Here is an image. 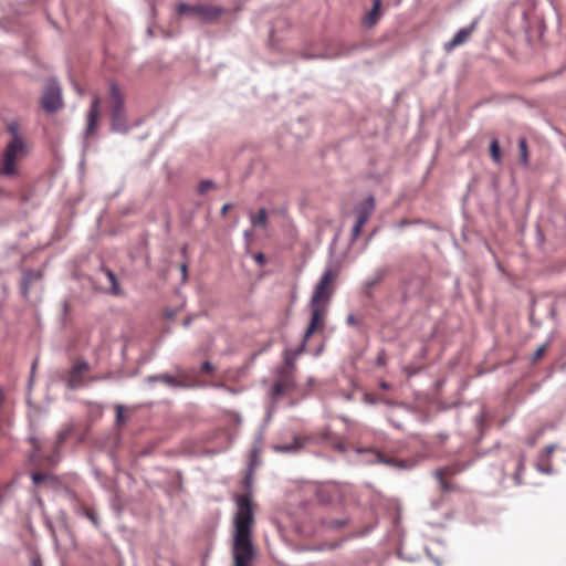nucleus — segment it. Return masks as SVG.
<instances>
[{
  "label": "nucleus",
  "instance_id": "obj_20",
  "mask_svg": "<svg viewBox=\"0 0 566 566\" xmlns=\"http://www.w3.org/2000/svg\"><path fill=\"white\" fill-rule=\"evenodd\" d=\"M390 505H391V512L395 511V513H396L395 521L391 522V534L394 532L399 533L398 524H399V521L401 517V507H400L399 502L397 500H392V499H391Z\"/></svg>",
  "mask_w": 566,
  "mask_h": 566
},
{
  "label": "nucleus",
  "instance_id": "obj_27",
  "mask_svg": "<svg viewBox=\"0 0 566 566\" xmlns=\"http://www.w3.org/2000/svg\"><path fill=\"white\" fill-rule=\"evenodd\" d=\"M555 449L556 444L554 443L546 446L541 455V461H548V459L553 455Z\"/></svg>",
  "mask_w": 566,
  "mask_h": 566
},
{
  "label": "nucleus",
  "instance_id": "obj_22",
  "mask_svg": "<svg viewBox=\"0 0 566 566\" xmlns=\"http://www.w3.org/2000/svg\"><path fill=\"white\" fill-rule=\"evenodd\" d=\"M518 150H520V161L522 165L526 166L528 163V150H527V142L524 137L518 139Z\"/></svg>",
  "mask_w": 566,
  "mask_h": 566
},
{
  "label": "nucleus",
  "instance_id": "obj_35",
  "mask_svg": "<svg viewBox=\"0 0 566 566\" xmlns=\"http://www.w3.org/2000/svg\"><path fill=\"white\" fill-rule=\"evenodd\" d=\"M376 364L378 366H385L387 364V354L385 350H381L378 356H377V359H376Z\"/></svg>",
  "mask_w": 566,
  "mask_h": 566
},
{
  "label": "nucleus",
  "instance_id": "obj_4",
  "mask_svg": "<svg viewBox=\"0 0 566 566\" xmlns=\"http://www.w3.org/2000/svg\"><path fill=\"white\" fill-rule=\"evenodd\" d=\"M108 103L113 130L126 132L127 125L124 107V94L118 85L114 82L109 83Z\"/></svg>",
  "mask_w": 566,
  "mask_h": 566
},
{
  "label": "nucleus",
  "instance_id": "obj_46",
  "mask_svg": "<svg viewBox=\"0 0 566 566\" xmlns=\"http://www.w3.org/2000/svg\"><path fill=\"white\" fill-rule=\"evenodd\" d=\"M536 440H537V438H536V437H532V438H530V439L527 440V444H528V446H531V447H533V446H535Z\"/></svg>",
  "mask_w": 566,
  "mask_h": 566
},
{
  "label": "nucleus",
  "instance_id": "obj_15",
  "mask_svg": "<svg viewBox=\"0 0 566 566\" xmlns=\"http://www.w3.org/2000/svg\"><path fill=\"white\" fill-rule=\"evenodd\" d=\"M306 350V343L303 340L295 349H287L284 353V363L285 365L280 370H290L291 375H293L294 363L300 355H302Z\"/></svg>",
  "mask_w": 566,
  "mask_h": 566
},
{
  "label": "nucleus",
  "instance_id": "obj_36",
  "mask_svg": "<svg viewBox=\"0 0 566 566\" xmlns=\"http://www.w3.org/2000/svg\"><path fill=\"white\" fill-rule=\"evenodd\" d=\"M124 421V408L123 406L116 407V422L120 424Z\"/></svg>",
  "mask_w": 566,
  "mask_h": 566
},
{
  "label": "nucleus",
  "instance_id": "obj_12",
  "mask_svg": "<svg viewBox=\"0 0 566 566\" xmlns=\"http://www.w3.org/2000/svg\"><path fill=\"white\" fill-rule=\"evenodd\" d=\"M479 20L480 18H475L470 25L459 29L453 38L444 43V50L447 52H451L454 48L465 43L470 35L475 31Z\"/></svg>",
  "mask_w": 566,
  "mask_h": 566
},
{
  "label": "nucleus",
  "instance_id": "obj_13",
  "mask_svg": "<svg viewBox=\"0 0 566 566\" xmlns=\"http://www.w3.org/2000/svg\"><path fill=\"white\" fill-rule=\"evenodd\" d=\"M465 468L467 465L452 464L437 469L434 471V476L437 478L441 490L446 493L452 492L454 490V486L444 479L446 475H455L462 472Z\"/></svg>",
  "mask_w": 566,
  "mask_h": 566
},
{
  "label": "nucleus",
  "instance_id": "obj_16",
  "mask_svg": "<svg viewBox=\"0 0 566 566\" xmlns=\"http://www.w3.org/2000/svg\"><path fill=\"white\" fill-rule=\"evenodd\" d=\"M148 381L149 382L160 381L169 387H187V385L182 380H178L176 377L168 375V374L149 376Z\"/></svg>",
  "mask_w": 566,
  "mask_h": 566
},
{
  "label": "nucleus",
  "instance_id": "obj_31",
  "mask_svg": "<svg viewBox=\"0 0 566 566\" xmlns=\"http://www.w3.org/2000/svg\"><path fill=\"white\" fill-rule=\"evenodd\" d=\"M346 323L349 326L358 327L360 325V321L354 314H348L346 317Z\"/></svg>",
  "mask_w": 566,
  "mask_h": 566
},
{
  "label": "nucleus",
  "instance_id": "obj_9",
  "mask_svg": "<svg viewBox=\"0 0 566 566\" xmlns=\"http://www.w3.org/2000/svg\"><path fill=\"white\" fill-rule=\"evenodd\" d=\"M41 105L48 113H54L63 107L61 87L55 82H51L46 86L42 95Z\"/></svg>",
  "mask_w": 566,
  "mask_h": 566
},
{
  "label": "nucleus",
  "instance_id": "obj_50",
  "mask_svg": "<svg viewBox=\"0 0 566 566\" xmlns=\"http://www.w3.org/2000/svg\"><path fill=\"white\" fill-rule=\"evenodd\" d=\"M344 525V522H337L336 527H342Z\"/></svg>",
  "mask_w": 566,
  "mask_h": 566
},
{
  "label": "nucleus",
  "instance_id": "obj_41",
  "mask_svg": "<svg viewBox=\"0 0 566 566\" xmlns=\"http://www.w3.org/2000/svg\"><path fill=\"white\" fill-rule=\"evenodd\" d=\"M390 464H391V467H397L399 469L406 468L405 465H402V463L400 461H397L394 458H391Z\"/></svg>",
  "mask_w": 566,
  "mask_h": 566
},
{
  "label": "nucleus",
  "instance_id": "obj_44",
  "mask_svg": "<svg viewBox=\"0 0 566 566\" xmlns=\"http://www.w3.org/2000/svg\"><path fill=\"white\" fill-rule=\"evenodd\" d=\"M31 566H42V562L39 557H33L31 559Z\"/></svg>",
  "mask_w": 566,
  "mask_h": 566
},
{
  "label": "nucleus",
  "instance_id": "obj_33",
  "mask_svg": "<svg viewBox=\"0 0 566 566\" xmlns=\"http://www.w3.org/2000/svg\"><path fill=\"white\" fill-rule=\"evenodd\" d=\"M106 275H107V277H108V280H109L111 284H112L114 294H117L118 293V291L116 289L117 280H116L115 274L112 271H107Z\"/></svg>",
  "mask_w": 566,
  "mask_h": 566
},
{
  "label": "nucleus",
  "instance_id": "obj_43",
  "mask_svg": "<svg viewBox=\"0 0 566 566\" xmlns=\"http://www.w3.org/2000/svg\"><path fill=\"white\" fill-rule=\"evenodd\" d=\"M231 207H232V206H231L230 203H226V205H223V207L221 208V214H222V216H226V214H227V212L231 209Z\"/></svg>",
  "mask_w": 566,
  "mask_h": 566
},
{
  "label": "nucleus",
  "instance_id": "obj_24",
  "mask_svg": "<svg viewBox=\"0 0 566 566\" xmlns=\"http://www.w3.org/2000/svg\"><path fill=\"white\" fill-rule=\"evenodd\" d=\"M368 453L370 454L371 458L367 461L370 463H376V462L389 463V460L386 458V455L380 453L379 451L371 450V451H368Z\"/></svg>",
  "mask_w": 566,
  "mask_h": 566
},
{
  "label": "nucleus",
  "instance_id": "obj_8",
  "mask_svg": "<svg viewBox=\"0 0 566 566\" xmlns=\"http://www.w3.org/2000/svg\"><path fill=\"white\" fill-rule=\"evenodd\" d=\"M308 306L311 311V319L303 335L302 340L304 343H307L314 334L322 333L324 331L328 312V306L312 303H310Z\"/></svg>",
  "mask_w": 566,
  "mask_h": 566
},
{
  "label": "nucleus",
  "instance_id": "obj_34",
  "mask_svg": "<svg viewBox=\"0 0 566 566\" xmlns=\"http://www.w3.org/2000/svg\"><path fill=\"white\" fill-rule=\"evenodd\" d=\"M364 400H365L367 403L375 405V403H377V402H378V400H379V399H378V397H377L375 394H373V392H366V394L364 395Z\"/></svg>",
  "mask_w": 566,
  "mask_h": 566
},
{
  "label": "nucleus",
  "instance_id": "obj_48",
  "mask_svg": "<svg viewBox=\"0 0 566 566\" xmlns=\"http://www.w3.org/2000/svg\"><path fill=\"white\" fill-rule=\"evenodd\" d=\"M408 223H409V221H406V220H405V221L399 222V223H398V227H400V228H401L402 226L408 224Z\"/></svg>",
  "mask_w": 566,
  "mask_h": 566
},
{
  "label": "nucleus",
  "instance_id": "obj_19",
  "mask_svg": "<svg viewBox=\"0 0 566 566\" xmlns=\"http://www.w3.org/2000/svg\"><path fill=\"white\" fill-rule=\"evenodd\" d=\"M250 221L253 227L265 228L268 224V212L265 208H261L256 214L250 216Z\"/></svg>",
  "mask_w": 566,
  "mask_h": 566
},
{
  "label": "nucleus",
  "instance_id": "obj_37",
  "mask_svg": "<svg viewBox=\"0 0 566 566\" xmlns=\"http://www.w3.org/2000/svg\"><path fill=\"white\" fill-rule=\"evenodd\" d=\"M418 368H411V367H403V373L406 374V376L409 378L411 377L412 375H416L418 373Z\"/></svg>",
  "mask_w": 566,
  "mask_h": 566
},
{
  "label": "nucleus",
  "instance_id": "obj_39",
  "mask_svg": "<svg viewBox=\"0 0 566 566\" xmlns=\"http://www.w3.org/2000/svg\"><path fill=\"white\" fill-rule=\"evenodd\" d=\"M254 260L260 264L263 265L265 263V255L263 253H256L254 255Z\"/></svg>",
  "mask_w": 566,
  "mask_h": 566
},
{
  "label": "nucleus",
  "instance_id": "obj_3",
  "mask_svg": "<svg viewBox=\"0 0 566 566\" xmlns=\"http://www.w3.org/2000/svg\"><path fill=\"white\" fill-rule=\"evenodd\" d=\"M376 203L371 196L365 197L357 201L347 218L353 220V228L350 233V242H355L360 233L364 224L370 219L375 212Z\"/></svg>",
  "mask_w": 566,
  "mask_h": 566
},
{
  "label": "nucleus",
  "instance_id": "obj_51",
  "mask_svg": "<svg viewBox=\"0 0 566 566\" xmlns=\"http://www.w3.org/2000/svg\"><path fill=\"white\" fill-rule=\"evenodd\" d=\"M397 554H398V556H399V557H401V556H402V553H401V549H400V548H398Z\"/></svg>",
  "mask_w": 566,
  "mask_h": 566
},
{
  "label": "nucleus",
  "instance_id": "obj_7",
  "mask_svg": "<svg viewBox=\"0 0 566 566\" xmlns=\"http://www.w3.org/2000/svg\"><path fill=\"white\" fill-rule=\"evenodd\" d=\"M176 11L179 15H182L186 13L195 14L203 22L216 21L224 12V10L221 7L208 6V4L190 6L187 3H179L177 6Z\"/></svg>",
  "mask_w": 566,
  "mask_h": 566
},
{
  "label": "nucleus",
  "instance_id": "obj_45",
  "mask_svg": "<svg viewBox=\"0 0 566 566\" xmlns=\"http://www.w3.org/2000/svg\"><path fill=\"white\" fill-rule=\"evenodd\" d=\"M180 270H181V272H182V276H184V279H186V276H187V270H188L187 264H186V263H182V264H181V266H180Z\"/></svg>",
  "mask_w": 566,
  "mask_h": 566
},
{
  "label": "nucleus",
  "instance_id": "obj_18",
  "mask_svg": "<svg viewBox=\"0 0 566 566\" xmlns=\"http://www.w3.org/2000/svg\"><path fill=\"white\" fill-rule=\"evenodd\" d=\"M524 471H525V454L522 453L518 455V460H517V464H516V469L512 475L514 482L516 485H522L523 484V474H524Z\"/></svg>",
  "mask_w": 566,
  "mask_h": 566
},
{
  "label": "nucleus",
  "instance_id": "obj_32",
  "mask_svg": "<svg viewBox=\"0 0 566 566\" xmlns=\"http://www.w3.org/2000/svg\"><path fill=\"white\" fill-rule=\"evenodd\" d=\"M216 370L214 366L210 361H203L201 365V373L203 374H213Z\"/></svg>",
  "mask_w": 566,
  "mask_h": 566
},
{
  "label": "nucleus",
  "instance_id": "obj_10",
  "mask_svg": "<svg viewBox=\"0 0 566 566\" xmlns=\"http://www.w3.org/2000/svg\"><path fill=\"white\" fill-rule=\"evenodd\" d=\"M90 371V365L84 360H77L73 364L72 368L67 373V387L70 389H76L83 387L85 384V376Z\"/></svg>",
  "mask_w": 566,
  "mask_h": 566
},
{
  "label": "nucleus",
  "instance_id": "obj_28",
  "mask_svg": "<svg viewBox=\"0 0 566 566\" xmlns=\"http://www.w3.org/2000/svg\"><path fill=\"white\" fill-rule=\"evenodd\" d=\"M214 188V184L211 180H202L198 186V192L205 195L208 190Z\"/></svg>",
  "mask_w": 566,
  "mask_h": 566
},
{
  "label": "nucleus",
  "instance_id": "obj_14",
  "mask_svg": "<svg viewBox=\"0 0 566 566\" xmlns=\"http://www.w3.org/2000/svg\"><path fill=\"white\" fill-rule=\"evenodd\" d=\"M101 97L95 95L87 112L86 134H93L99 120Z\"/></svg>",
  "mask_w": 566,
  "mask_h": 566
},
{
  "label": "nucleus",
  "instance_id": "obj_21",
  "mask_svg": "<svg viewBox=\"0 0 566 566\" xmlns=\"http://www.w3.org/2000/svg\"><path fill=\"white\" fill-rule=\"evenodd\" d=\"M301 448H302V442L300 441L298 438H295L293 443L279 444V446L274 447L275 451H279V452H296Z\"/></svg>",
  "mask_w": 566,
  "mask_h": 566
},
{
  "label": "nucleus",
  "instance_id": "obj_26",
  "mask_svg": "<svg viewBox=\"0 0 566 566\" xmlns=\"http://www.w3.org/2000/svg\"><path fill=\"white\" fill-rule=\"evenodd\" d=\"M548 344H549V340H547L546 343H544L543 345H541L535 352L534 354L532 355V358H531V361L534 364L536 363L541 357L542 355L544 354V352L546 350V348L548 347Z\"/></svg>",
  "mask_w": 566,
  "mask_h": 566
},
{
  "label": "nucleus",
  "instance_id": "obj_5",
  "mask_svg": "<svg viewBox=\"0 0 566 566\" xmlns=\"http://www.w3.org/2000/svg\"><path fill=\"white\" fill-rule=\"evenodd\" d=\"M337 276L338 272L335 269H326L314 287L310 303L329 306L331 300L335 291V282L337 280Z\"/></svg>",
  "mask_w": 566,
  "mask_h": 566
},
{
  "label": "nucleus",
  "instance_id": "obj_23",
  "mask_svg": "<svg viewBox=\"0 0 566 566\" xmlns=\"http://www.w3.org/2000/svg\"><path fill=\"white\" fill-rule=\"evenodd\" d=\"M490 155H491L492 160L495 164L501 163V149H500V144H499L497 139H493L490 143Z\"/></svg>",
  "mask_w": 566,
  "mask_h": 566
},
{
  "label": "nucleus",
  "instance_id": "obj_42",
  "mask_svg": "<svg viewBox=\"0 0 566 566\" xmlns=\"http://www.w3.org/2000/svg\"><path fill=\"white\" fill-rule=\"evenodd\" d=\"M259 454V450L256 448H253V450L251 451V463L253 464L256 457Z\"/></svg>",
  "mask_w": 566,
  "mask_h": 566
},
{
  "label": "nucleus",
  "instance_id": "obj_17",
  "mask_svg": "<svg viewBox=\"0 0 566 566\" xmlns=\"http://www.w3.org/2000/svg\"><path fill=\"white\" fill-rule=\"evenodd\" d=\"M380 0H373V8L364 19V24L373 27L380 17Z\"/></svg>",
  "mask_w": 566,
  "mask_h": 566
},
{
  "label": "nucleus",
  "instance_id": "obj_6",
  "mask_svg": "<svg viewBox=\"0 0 566 566\" xmlns=\"http://www.w3.org/2000/svg\"><path fill=\"white\" fill-rule=\"evenodd\" d=\"M387 274V269L382 268L377 270L370 277L365 281L361 293L365 297L368 298L369 305L379 307V304L377 303L378 296L384 295L386 298L387 289L385 280Z\"/></svg>",
  "mask_w": 566,
  "mask_h": 566
},
{
  "label": "nucleus",
  "instance_id": "obj_47",
  "mask_svg": "<svg viewBox=\"0 0 566 566\" xmlns=\"http://www.w3.org/2000/svg\"><path fill=\"white\" fill-rule=\"evenodd\" d=\"M64 440H65V434L64 433H60L59 438H57V443L61 444V443H63Z\"/></svg>",
  "mask_w": 566,
  "mask_h": 566
},
{
  "label": "nucleus",
  "instance_id": "obj_40",
  "mask_svg": "<svg viewBox=\"0 0 566 566\" xmlns=\"http://www.w3.org/2000/svg\"><path fill=\"white\" fill-rule=\"evenodd\" d=\"M7 401V396H6V391L0 388V409L4 406Z\"/></svg>",
  "mask_w": 566,
  "mask_h": 566
},
{
  "label": "nucleus",
  "instance_id": "obj_30",
  "mask_svg": "<svg viewBox=\"0 0 566 566\" xmlns=\"http://www.w3.org/2000/svg\"><path fill=\"white\" fill-rule=\"evenodd\" d=\"M85 512V516L92 521V523L95 525V526H98V518H97V515L96 513L91 510V509H85L84 510Z\"/></svg>",
  "mask_w": 566,
  "mask_h": 566
},
{
  "label": "nucleus",
  "instance_id": "obj_1",
  "mask_svg": "<svg viewBox=\"0 0 566 566\" xmlns=\"http://www.w3.org/2000/svg\"><path fill=\"white\" fill-rule=\"evenodd\" d=\"M237 505L232 542L233 566H252L256 551L252 541L254 512L250 495H239Z\"/></svg>",
  "mask_w": 566,
  "mask_h": 566
},
{
  "label": "nucleus",
  "instance_id": "obj_2",
  "mask_svg": "<svg viewBox=\"0 0 566 566\" xmlns=\"http://www.w3.org/2000/svg\"><path fill=\"white\" fill-rule=\"evenodd\" d=\"M7 132L10 140L0 158V175L12 177L18 175V163L27 156L28 145L18 122H10Z\"/></svg>",
  "mask_w": 566,
  "mask_h": 566
},
{
  "label": "nucleus",
  "instance_id": "obj_11",
  "mask_svg": "<svg viewBox=\"0 0 566 566\" xmlns=\"http://www.w3.org/2000/svg\"><path fill=\"white\" fill-rule=\"evenodd\" d=\"M294 387L293 375L290 370H280L279 378L275 380L272 387V398L279 399Z\"/></svg>",
  "mask_w": 566,
  "mask_h": 566
},
{
  "label": "nucleus",
  "instance_id": "obj_25",
  "mask_svg": "<svg viewBox=\"0 0 566 566\" xmlns=\"http://www.w3.org/2000/svg\"><path fill=\"white\" fill-rule=\"evenodd\" d=\"M535 468L538 472L544 473V474H552L554 472V469H553L552 464L549 463V461H546V463H544V461H538L535 464Z\"/></svg>",
  "mask_w": 566,
  "mask_h": 566
},
{
  "label": "nucleus",
  "instance_id": "obj_49",
  "mask_svg": "<svg viewBox=\"0 0 566 566\" xmlns=\"http://www.w3.org/2000/svg\"><path fill=\"white\" fill-rule=\"evenodd\" d=\"M380 386H381L384 389H386V388H387V382H386L385 380H382V381L380 382Z\"/></svg>",
  "mask_w": 566,
  "mask_h": 566
},
{
  "label": "nucleus",
  "instance_id": "obj_29",
  "mask_svg": "<svg viewBox=\"0 0 566 566\" xmlns=\"http://www.w3.org/2000/svg\"><path fill=\"white\" fill-rule=\"evenodd\" d=\"M31 478H32L33 483L38 485V484L44 482L49 478V475L46 473H42V472H33Z\"/></svg>",
  "mask_w": 566,
  "mask_h": 566
},
{
  "label": "nucleus",
  "instance_id": "obj_38",
  "mask_svg": "<svg viewBox=\"0 0 566 566\" xmlns=\"http://www.w3.org/2000/svg\"><path fill=\"white\" fill-rule=\"evenodd\" d=\"M30 443L32 444V447L34 448V451H39L40 450V441L38 438L35 437H31L30 439Z\"/></svg>",
  "mask_w": 566,
  "mask_h": 566
}]
</instances>
